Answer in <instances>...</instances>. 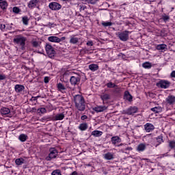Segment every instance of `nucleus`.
<instances>
[{
  "instance_id": "1",
  "label": "nucleus",
  "mask_w": 175,
  "mask_h": 175,
  "mask_svg": "<svg viewBox=\"0 0 175 175\" xmlns=\"http://www.w3.org/2000/svg\"><path fill=\"white\" fill-rule=\"evenodd\" d=\"M73 98L76 109L79 111H84L85 110V100H84V97L80 94H77Z\"/></svg>"
},
{
  "instance_id": "2",
  "label": "nucleus",
  "mask_w": 175,
  "mask_h": 175,
  "mask_svg": "<svg viewBox=\"0 0 175 175\" xmlns=\"http://www.w3.org/2000/svg\"><path fill=\"white\" fill-rule=\"evenodd\" d=\"M27 42V38L23 36V35H18L13 39V42L15 44H18L21 47V50H25V42Z\"/></svg>"
},
{
  "instance_id": "3",
  "label": "nucleus",
  "mask_w": 175,
  "mask_h": 175,
  "mask_svg": "<svg viewBox=\"0 0 175 175\" xmlns=\"http://www.w3.org/2000/svg\"><path fill=\"white\" fill-rule=\"evenodd\" d=\"M65 118V114L60 113L53 117H43L42 120H51V121H62Z\"/></svg>"
},
{
  "instance_id": "4",
  "label": "nucleus",
  "mask_w": 175,
  "mask_h": 175,
  "mask_svg": "<svg viewBox=\"0 0 175 175\" xmlns=\"http://www.w3.org/2000/svg\"><path fill=\"white\" fill-rule=\"evenodd\" d=\"M129 33H131V31L126 30L122 32H118L117 35L119 39L122 40V42H126V40L129 39Z\"/></svg>"
},
{
  "instance_id": "5",
  "label": "nucleus",
  "mask_w": 175,
  "mask_h": 175,
  "mask_svg": "<svg viewBox=\"0 0 175 175\" xmlns=\"http://www.w3.org/2000/svg\"><path fill=\"white\" fill-rule=\"evenodd\" d=\"M49 154L46 157V161H51V159H54V158H57L58 155V150H57L54 148H51L49 149Z\"/></svg>"
},
{
  "instance_id": "6",
  "label": "nucleus",
  "mask_w": 175,
  "mask_h": 175,
  "mask_svg": "<svg viewBox=\"0 0 175 175\" xmlns=\"http://www.w3.org/2000/svg\"><path fill=\"white\" fill-rule=\"evenodd\" d=\"M45 50L49 58H53L54 55H55V50H54V48H53L51 45L46 44L45 46Z\"/></svg>"
},
{
  "instance_id": "7",
  "label": "nucleus",
  "mask_w": 175,
  "mask_h": 175,
  "mask_svg": "<svg viewBox=\"0 0 175 175\" xmlns=\"http://www.w3.org/2000/svg\"><path fill=\"white\" fill-rule=\"evenodd\" d=\"M157 87H160V88L166 90V88H169V87H170V82L166 80H161L157 83Z\"/></svg>"
},
{
  "instance_id": "8",
  "label": "nucleus",
  "mask_w": 175,
  "mask_h": 175,
  "mask_svg": "<svg viewBox=\"0 0 175 175\" xmlns=\"http://www.w3.org/2000/svg\"><path fill=\"white\" fill-rule=\"evenodd\" d=\"M49 8L51 9V10L57 11L60 10L61 8H62V5L57 2H51L49 5Z\"/></svg>"
},
{
  "instance_id": "9",
  "label": "nucleus",
  "mask_w": 175,
  "mask_h": 175,
  "mask_svg": "<svg viewBox=\"0 0 175 175\" xmlns=\"http://www.w3.org/2000/svg\"><path fill=\"white\" fill-rule=\"evenodd\" d=\"M80 80H81L80 77L72 76L70 79V83L71 85H79L80 84Z\"/></svg>"
},
{
  "instance_id": "10",
  "label": "nucleus",
  "mask_w": 175,
  "mask_h": 175,
  "mask_svg": "<svg viewBox=\"0 0 175 175\" xmlns=\"http://www.w3.org/2000/svg\"><path fill=\"white\" fill-rule=\"evenodd\" d=\"M94 111L96 113H102L105 111V110H107V107L106 106H97L93 108Z\"/></svg>"
},
{
  "instance_id": "11",
  "label": "nucleus",
  "mask_w": 175,
  "mask_h": 175,
  "mask_svg": "<svg viewBox=\"0 0 175 175\" xmlns=\"http://www.w3.org/2000/svg\"><path fill=\"white\" fill-rule=\"evenodd\" d=\"M136 113H137V107H131L126 111V114H128L129 116H132V114Z\"/></svg>"
},
{
  "instance_id": "12",
  "label": "nucleus",
  "mask_w": 175,
  "mask_h": 175,
  "mask_svg": "<svg viewBox=\"0 0 175 175\" xmlns=\"http://www.w3.org/2000/svg\"><path fill=\"white\" fill-rule=\"evenodd\" d=\"M144 129L146 132H152L155 129V127L151 123H146L144 125Z\"/></svg>"
},
{
  "instance_id": "13",
  "label": "nucleus",
  "mask_w": 175,
  "mask_h": 175,
  "mask_svg": "<svg viewBox=\"0 0 175 175\" xmlns=\"http://www.w3.org/2000/svg\"><path fill=\"white\" fill-rule=\"evenodd\" d=\"M165 101L168 105H174L175 96L173 95H170L166 98Z\"/></svg>"
},
{
  "instance_id": "14",
  "label": "nucleus",
  "mask_w": 175,
  "mask_h": 175,
  "mask_svg": "<svg viewBox=\"0 0 175 175\" xmlns=\"http://www.w3.org/2000/svg\"><path fill=\"white\" fill-rule=\"evenodd\" d=\"M111 142L112 144L116 146V144H118V143H121V138L118 136H113L111 138Z\"/></svg>"
},
{
  "instance_id": "15",
  "label": "nucleus",
  "mask_w": 175,
  "mask_h": 175,
  "mask_svg": "<svg viewBox=\"0 0 175 175\" xmlns=\"http://www.w3.org/2000/svg\"><path fill=\"white\" fill-rule=\"evenodd\" d=\"M124 99H126V100H129V102H132L133 97L129 91H126L124 92Z\"/></svg>"
},
{
  "instance_id": "16",
  "label": "nucleus",
  "mask_w": 175,
  "mask_h": 175,
  "mask_svg": "<svg viewBox=\"0 0 175 175\" xmlns=\"http://www.w3.org/2000/svg\"><path fill=\"white\" fill-rule=\"evenodd\" d=\"M79 40H80V38L76 37V36H71L70 39V43L71 44H77V43H79Z\"/></svg>"
},
{
  "instance_id": "17",
  "label": "nucleus",
  "mask_w": 175,
  "mask_h": 175,
  "mask_svg": "<svg viewBox=\"0 0 175 175\" xmlns=\"http://www.w3.org/2000/svg\"><path fill=\"white\" fill-rule=\"evenodd\" d=\"M14 90L16 92L19 93L22 92V91H24V90H25V87L23 85L17 84L14 86Z\"/></svg>"
},
{
  "instance_id": "18",
  "label": "nucleus",
  "mask_w": 175,
  "mask_h": 175,
  "mask_svg": "<svg viewBox=\"0 0 175 175\" xmlns=\"http://www.w3.org/2000/svg\"><path fill=\"white\" fill-rule=\"evenodd\" d=\"M104 158L107 161H111V159H114V154L109 152L104 154Z\"/></svg>"
},
{
  "instance_id": "19",
  "label": "nucleus",
  "mask_w": 175,
  "mask_h": 175,
  "mask_svg": "<svg viewBox=\"0 0 175 175\" xmlns=\"http://www.w3.org/2000/svg\"><path fill=\"white\" fill-rule=\"evenodd\" d=\"M48 40L49 42H52L53 43H59V38L54 36H49L48 38Z\"/></svg>"
},
{
  "instance_id": "20",
  "label": "nucleus",
  "mask_w": 175,
  "mask_h": 175,
  "mask_svg": "<svg viewBox=\"0 0 175 175\" xmlns=\"http://www.w3.org/2000/svg\"><path fill=\"white\" fill-rule=\"evenodd\" d=\"M103 135V132L98 130H95L92 132V136H94V137H100Z\"/></svg>"
},
{
  "instance_id": "21",
  "label": "nucleus",
  "mask_w": 175,
  "mask_h": 175,
  "mask_svg": "<svg viewBox=\"0 0 175 175\" xmlns=\"http://www.w3.org/2000/svg\"><path fill=\"white\" fill-rule=\"evenodd\" d=\"M38 0H31L28 4V8H29V9H33V8L38 5Z\"/></svg>"
},
{
  "instance_id": "22",
  "label": "nucleus",
  "mask_w": 175,
  "mask_h": 175,
  "mask_svg": "<svg viewBox=\"0 0 175 175\" xmlns=\"http://www.w3.org/2000/svg\"><path fill=\"white\" fill-rule=\"evenodd\" d=\"M78 128L80 131H87V129H88V124L85 122L81 123V124H79Z\"/></svg>"
},
{
  "instance_id": "23",
  "label": "nucleus",
  "mask_w": 175,
  "mask_h": 175,
  "mask_svg": "<svg viewBox=\"0 0 175 175\" xmlns=\"http://www.w3.org/2000/svg\"><path fill=\"white\" fill-rule=\"evenodd\" d=\"M146 144H139L137 146V151H138L139 152H142V151H144V150H146Z\"/></svg>"
},
{
  "instance_id": "24",
  "label": "nucleus",
  "mask_w": 175,
  "mask_h": 175,
  "mask_svg": "<svg viewBox=\"0 0 175 175\" xmlns=\"http://www.w3.org/2000/svg\"><path fill=\"white\" fill-rule=\"evenodd\" d=\"M89 69L92 70V72H96L98 69H99V66L98 64H90L89 65Z\"/></svg>"
},
{
  "instance_id": "25",
  "label": "nucleus",
  "mask_w": 175,
  "mask_h": 175,
  "mask_svg": "<svg viewBox=\"0 0 175 175\" xmlns=\"http://www.w3.org/2000/svg\"><path fill=\"white\" fill-rule=\"evenodd\" d=\"M18 139L20 140V142L24 143V142H27V140L28 139V135L25 134H21L18 136Z\"/></svg>"
},
{
  "instance_id": "26",
  "label": "nucleus",
  "mask_w": 175,
  "mask_h": 175,
  "mask_svg": "<svg viewBox=\"0 0 175 175\" xmlns=\"http://www.w3.org/2000/svg\"><path fill=\"white\" fill-rule=\"evenodd\" d=\"M157 50L161 51V50H166L167 49V45L165 44H158L156 46Z\"/></svg>"
},
{
  "instance_id": "27",
  "label": "nucleus",
  "mask_w": 175,
  "mask_h": 175,
  "mask_svg": "<svg viewBox=\"0 0 175 175\" xmlns=\"http://www.w3.org/2000/svg\"><path fill=\"white\" fill-rule=\"evenodd\" d=\"M150 110L151 111H153V113H155V114H157L158 113H161L162 111V107H154L153 108H151Z\"/></svg>"
},
{
  "instance_id": "28",
  "label": "nucleus",
  "mask_w": 175,
  "mask_h": 175,
  "mask_svg": "<svg viewBox=\"0 0 175 175\" xmlns=\"http://www.w3.org/2000/svg\"><path fill=\"white\" fill-rule=\"evenodd\" d=\"M0 8L2 10H6L8 9V2L6 1L0 2Z\"/></svg>"
},
{
  "instance_id": "29",
  "label": "nucleus",
  "mask_w": 175,
  "mask_h": 175,
  "mask_svg": "<svg viewBox=\"0 0 175 175\" xmlns=\"http://www.w3.org/2000/svg\"><path fill=\"white\" fill-rule=\"evenodd\" d=\"M15 163L18 166H20V165H23V163H25V160H24V159H23V158L16 159L15 160Z\"/></svg>"
},
{
  "instance_id": "30",
  "label": "nucleus",
  "mask_w": 175,
  "mask_h": 175,
  "mask_svg": "<svg viewBox=\"0 0 175 175\" xmlns=\"http://www.w3.org/2000/svg\"><path fill=\"white\" fill-rule=\"evenodd\" d=\"M10 113V109L9 108L3 107L1 109V113L3 116H6V114H9Z\"/></svg>"
},
{
  "instance_id": "31",
  "label": "nucleus",
  "mask_w": 175,
  "mask_h": 175,
  "mask_svg": "<svg viewBox=\"0 0 175 175\" xmlns=\"http://www.w3.org/2000/svg\"><path fill=\"white\" fill-rule=\"evenodd\" d=\"M57 87L58 91H60V92L65 91V90H66V88H65V86L61 83H57Z\"/></svg>"
},
{
  "instance_id": "32",
  "label": "nucleus",
  "mask_w": 175,
  "mask_h": 175,
  "mask_svg": "<svg viewBox=\"0 0 175 175\" xmlns=\"http://www.w3.org/2000/svg\"><path fill=\"white\" fill-rule=\"evenodd\" d=\"M41 42H38L36 40H32L31 41V44L33 47H35L36 49L38 47H40Z\"/></svg>"
},
{
  "instance_id": "33",
  "label": "nucleus",
  "mask_w": 175,
  "mask_h": 175,
  "mask_svg": "<svg viewBox=\"0 0 175 175\" xmlns=\"http://www.w3.org/2000/svg\"><path fill=\"white\" fill-rule=\"evenodd\" d=\"M100 98H101L102 100H103V101L109 100V99H110V95H109L107 94H103L100 95Z\"/></svg>"
},
{
  "instance_id": "34",
  "label": "nucleus",
  "mask_w": 175,
  "mask_h": 175,
  "mask_svg": "<svg viewBox=\"0 0 175 175\" xmlns=\"http://www.w3.org/2000/svg\"><path fill=\"white\" fill-rule=\"evenodd\" d=\"M157 143H159V144H157L155 146V147H158V146H159V144H161L162 143H163V137L161 135H159L157 138Z\"/></svg>"
},
{
  "instance_id": "35",
  "label": "nucleus",
  "mask_w": 175,
  "mask_h": 175,
  "mask_svg": "<svg viewBox=\"0 0 175 175\" xmlns=\"http://www.w3.org/2000/svg\"><path fill=\"white\" fill-rule=\"evenodd\" d=\"M22 21H23V23L24 24V25H28L29 18H28V16H25L22 18Z\"/></svg>"
},
{
  "instance_id": "36",
  "label": "nucleus",
  "mask_w": 175,
  "mask_h": 175,
  "mask_svg": "<svg viewBox=\"0 0 175 175\" xmlns=\"http://www.w3.org/2000/svg\"><path fill=\"white\" fill-rule=\"evenodd\" d=\"M168 147L171 148V150H173L175 148V141L172 140V141H168Z\"/></svg>"
},
{
  "instance_id": "37",
  "label": "nucleus",
  "mask_w": 175,
  "mask_h": 175,
  "mask_svg": "<svg viewBox=\"0 0 175 175\" xmlns=\"http://www.w3.org/2000/svg\"><path fill=\"white\" fill-rule=\"evenodd\" d=\"M143 68H144L145 69H150L151 68V67L152 66V65L151 64V63L150 62H145L142 64Z\"/></svg>"
},
{
  "instance_id": "38",
  "label": "nucleus",
  "mask_w": 175,
  "mask_h": 175,
  "mask_svg": "<svg viewBox=\"0 0 175 175\" xmlns=\"http://www.w3.org/2000/svg\"><path fill=\"white\" fill-rule=\"evenodd\" d=\"M106 86L107 88H116L117 87V85L113 82H109L106 84Z\"/></svg>"
},
{
  "instance_id": "39",
  "label": "nucleus",
  "mask_w": 175,
  "mask_h": 175,
  "mask_svg": "<svg viewBox=\"0 0 175 175\" xmlns=\"http://www.w3.org/2000/svg\"><path fill=\"white\" fill-rule=\"evenodd\" d=\"M37 111L38 114H40V113L41 114H44L47 113V109H46V108H40L37 110Z\"/></svg>"
},
{
  "instance_id": "40",
  "label": "nucleus",
  "mask_w": 175,
  "mask_h": 175,
  "mask_svg": "<svg viewBox=\"0 0 175 175\" xmlns=\"http://www.w3.org/2000/svg\"><path fill=\"white\" fill-rule=\"evenodd\" d=\"M162 20L163 21L164 23H166L170 20V16L164 14L162 16Z\"/></svg>"
},
{
  "instance_id": "41",
  "label": "nucleus",
  "mask_w": 175,
  "mask_h": 175,
  "mask_svg": "<svg viewBox=\"0 0 175 175\" xmlns=\"http://www.w3.org/2000/svg\"><path fill=\"white\" fill-rule=\"evenodd\" d=\"M103 27H111L113 25V23L111 22H102Z\"/></svg>"
},
{
  "instance_id": "42",
  "label": "nucleus",
  "mask_w": 175,
  "mask_h": 175,
  "mask_svg": "<svg viewBox=\"0 0 175 175\" xmlns=\"http://www.w3.org/2000/svg\"><path fill=\"white\" fill-rule=\"evenodd\" d=\"M0 29L2 31V32H5L6 29H8V27H6V25L0 24Z\"/></svg>"
},
{
  "instance_id": "43",
  "label": "nucleus",
  "mask_w": 175,
  "mask_h": 175,
  "mask_svg": "<svg viewBox=\"0 0 175 175\" xmlns=\"http://www.w3.org/2000/svg\"><path fill=\"white\" fill-rule=\"evenodd\" d=\"M87 3H90L91 5H95L96 3V0H83Z\"/></svg>"
},
{
  "instance_id": "44",
  "label": "nucleus",
  "mask_w": 175,
  "mask_h": 175,
  "mask_svg": "<svg viewBox=\"0 0 175 175\" xmlns=\"http://www.w3.org/2000/svg\"><path fill=\"white\" fill-rule=\"evenodd\" d=\"M12 12L14 13L18 14L20 13L21 10H20V8H18V7H14L12 9Z\"/></svg>"
},
{
  "instance_id": "45",
  "label": "nucleus",
  "mask_w": 175,
  "mask_h": 175,
  "mask_svg": "<svg viewBox=\"0 0 175 175\" xmlns=\"http://www.w3.org/2000/svg\"><path fill=\"white\" fill-rule=\"evenodd\" d=\"M79 8H79L80 12H81V10H85V9H87V7L83 5H79Z\"/></svg>"
},
{
  "instance_id": "46",
  "label": "nucleus",
  "mask_w": 175,
  "mask_h": 175,
  "mask_svg": "<svg viewBox=\"0 0 175 175\" xmlns=\"http://www.w3.org/2000/svg\"><path fill=\"white\" fill-rule=\"evenodd\" d=\"M49 81H50V79L49 78V77H45L44 78V82L47 84V83H49Z\"/></svg>"
},
{
  "instance_id": "47",
  "label": "nucleus",
  "mask_w": 175,
  "mask_h": 175,
  "mask_svg": "<svg viewBox=\"0 0 175 175\" xmlns=\"http://www.w3.org/2000/svg\"><path fill=\"white\" fill-rule=\"evenodd\" d=\"M86 44H87V46H94V42H92V41H88Z\"/></svg>"
},
{
  "instance_id": "48",
  "label": "nucleus",
  "mask_w": 175,
  "mask_h": 175,
  "mask_svg": "<svg viewBox=\"0 0 175 175\" xmlns=\"http://www.w3.org/2000/svg\"><path fill=\"white\" fill-rule=\"evenodd\" d=\"M6 79V75L1 74L0 75V81L1 80H5Z\"/></svg>"
},
{
  "instance_id": "49",
  "label": "nucleus",
  "mask_w": 175,
  "mask_h": 175,
  "mask_svg": "<svg viewBox=\"0 0 175 175\" xmlns=\"http://www.w3.org/2000/svg\"><path fill=\"white\" fill-rule=\"evenodd\" d=\"M88 118V117L85 115H83L81 117V120H82L83 121H84V120H87Z\"/></svg>"
},
{
  "instance_id": "50",
  "label": "nucleus",
  "mask_w": 175,
  "mask_h": 175,
  "mask_svg": "<svg viewBox=\"0 0 175 175\" xmlns=\"http://www.w3.org/2000/svg\"><path fill=\"white\" fill-rule=\"evenodd\" d=\"M171 77H175V70L171 72Z\"/></svg>"
},
{
  "instance_id": "51",
  "label": "nucleus",
  "mask_w": 175,
  "mask_h": 175,
  "mask_svg": "<svg viewBox=\"0 0 175 175\" xmlns=\"http://www.w3.org/2000/svg\"><path fill=\"white\" fill-rule=\"evenodd\" d=\"M65 39H66V37H62L61 38H59V42H62L63 40H65Z\"/></svg>"
},
{
  "instance_id": "52",
  "label": "nucleus",
  "mask_w": 175,
  "mask_h": 175,
  "mask_svg": "<svg viewBox=\"0 0 175 175\" xmlns=\"http://www.w3.org/2000/svg\"><path fill=\"white\" fill-rule=\"evenodd\" d=\"M31 99H33V100H38V97L36 96H32Z\"/></svg>"
},
{
  "instance_id": "53",
  "label": "nucleus",
  "mask_w": 175,
  "mask_h": 175,
  "mask_svg": "<svg viewBox=\"0 0 175 175\" xmlns=\"http://www.w3.org/2000/svg\"><path fill=\"white\" fill-rule=\"evenodd\" d=\"M70 175H77V172L74 171L72 173L70 174Z\"/></svg>"
},
{
  "instance_id": "54",
  "label": "nucleus",
  "mask_w": 175,
  "mask_h": 175,
  "mask_svg": "<svg viewBox=\"0 0 175 175\" xmlns=\"http://www.w3.org/2000/svg\"><path fill=\"white\" fill-rule=\"evenodd\" d=\"M126 150H132V147H127V148H126V149H125Z\"/></svg>"
},
{
  "instance_id": "55",
  "label": "nucleus",
  "mask_w": 175,
  "mask_h": 175,
  "mask_svg": "<svg viewBox=\"0 0 175 175\" xmlns=\"http://www.w3.org/2000/svg\"><path fill=\"white\" fill-rule=\"evenodd\" d=\"M36 98H37V99L38 98H40V96H36Z\"/></svg>"
},
{
  "instance_id": "56",
  "label": "nucleus",
  "mask_w": 175,
  "mask_h": 175,
  "mask_svg": "<svg viewBox=\"0 0 175 175\" xmlns=\"http://www.w3.org/2000/svg\"><path fill=\"white\" fill-rule=\"evenodd\" d=\"M64 2H66V1H68V0H62Z\"/></svg>"
},
{
  "instance_id": "57",
  "label": "nucleus",
  "mask_w": 175,
  "mask_h": 175,
  "mask_svg": "<svg viewBox=\"0 0 175 175\" xmlns=\"http://www.w3.org/2000/svg\"><path fill=\"white\" fill-rule=\"evenodd\" d=\"M87 166H91V165H90V164H88V165H87Z\"/></svg>"
},
{
  "instance_id": "58",
  "label": "nucleus",
  "mask_w": 175,
  "mask_h": 175,
  "mask_svg": "<svg viewBox=\"0 0 175 175\" xmlns=\"http://www.w3.org/2000/svg\"><path fill=\"white\" fill-rule=\"evenodd\" d=\"M120 146H122V144H120Z\"/></svg>"
},
{
  "instance_id": "59",
  "label": "nucleus",
  "mask_w": 175,
  "mask_h": 175,
  "mask_svg": "<svg viewBox=\"0 0 175 175\" xmlns=\"http://www.w3.org/2000/svg\"><path fill=\"white\" fill-rule=\"evenodd\" d=\"M3 0H0V2L2 1Z\"/></svg>"
}]
</instances>
